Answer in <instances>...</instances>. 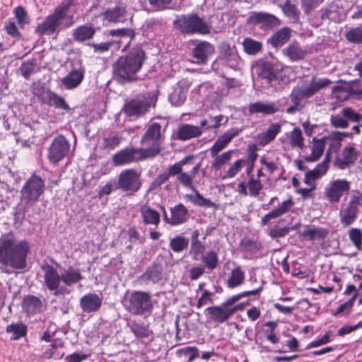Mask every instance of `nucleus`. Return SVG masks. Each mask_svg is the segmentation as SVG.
Here are the masks:
<instances>
[{
	"mask_svg": "<svg viewBox=\"0 0 362 362\" xmlns=\"http://www.w3.org/2000/svg\"><path fill=\"white\" fill-rule=\"evenodd\" d=\"M42 270L45 286L55 296L69 293L67 286L76 284L83 279L81 269L71 266L64 269L61 274L56 268L49 264L42 267Z\"/></svg>",
	"mask_w": 362,
	"mask_h": 362,
	"instance_id": "nucleus-1",
	"label": "nucleus"
},
{
	"mask_svg": "<svg viewBox=\"0 0 362 362\" xmlns=\"http://www.w3.org/2000/svg\"><path fill=\"white\" fill-rule=\"evenodd\" d=\"M144 61L145 53L141 49H134L119 57L112 66L114 78L120 83L137 81Z\"/></svg>",
	"mask_w": 362,
	"mask_h": 362,
	"instance_id": "nucleus-2",
	"label": "nucleus"
},
{
	"mask_svg": "<svg viewBox=\"0 0 362 362\" xmlns=\"http://www.w3.org/2000/svg\"><path fill=\"white\" fill-rule=\"evenodd\" d=\"M30 246L25 240L19 242L13 238L0 240V264L15 269H23L26 267V258Z\"/></svg>",
	"mask_w": 362,
	"mask_h": 362,
	"instance_id": "nucleus-3",
	"label": "nucleus"
},
{
	"mask_svg": "<svg viewBox=\"0 0 362 362\" xmlns=\"http://www.w3.org/2000/svg\"><path fill=\"white\" fill-rule=\"evenodd\" d=\"M331 83L332 81L328 78L313 76L309 83L304 82L302 86L294 87L289 95L292 105L286 109V112L293 115L300 112L304 107L303 99L313 96Z\"/></svg>",
	"mask_w": 362,
	"mask_h": 362,
	"instance_id": "nucleus-4",
	"label": "nucleus"
},
{
	"mask_svg": "<svg viewBox=\"0 0 362 362\" xmlns=\"http://www.w3.org/2000/svg\"><path fill=\"white\" fill-rule=\"evenodd\" d=\"M122 303L124 309L133 315L148 316L153 309L152 296L146 291L127 292Z\"/></svg>",
	"mask_w": 362,
	"mask_h": 362,
	"instance_id": "nucleus-5",
	"label": "nucleus"
},
{
	"mask_svg": "<svg viewBox=\"0 0 362 362\" xmlns=\"http://www.w3.org/2000/svg\"><path fill=\"white\" fill-rule=\"evenodd\" d=\"M174 25L185 34L206 35L211 30L208 23L196 13L182 15L174 21Z\"/></svg>",
	"mask_w": 362,
	"mask_h": 362,
	"instance_id": "nucleus-6",
	"label": "nucleus"
},
{
	"mask_svg": "<svg viewBox=\"0 0 362 362\" xmlns=\"http://www.w3.org/2000/svg\"><path fill=\"white\" fill-rule=\"evenodd\" d=\"M45 182L40 176L33 174L23 185L20 194L21 201L26 206H33L43 194Z\"/></svg>",
	"mask_w": 362,
	"mask_h": 362,
	"instance_id": "nucleus-7",
	"label": "nucleus"
},
{
	"mask_svg": "<svg viewBox=\"0 0 362 362\" xmlns=\"http://www.w3.org/2000/svg\"><path fill=\"white\" fill-rule=\"evenodd\" d=\"M162 141L161 126L159 123L151 124L141 139L143 146H149L144 148L148 157H153L160 153V144Z\"/></svg>",
	"mask_w": 362,
	"mask_h": 362,
	"instance_id": "nucleus-8",
	"label": "nucleus"
},
{
	"mask_svg": "<svg viewBox=\"0 0 362 362\" xmlns=\"http://www.w3.org/2000/svg\"><path fill=\"white\" fill-rule=\"evenodd\" d=\"M117 185L127 194H133L141 188L140 174L135 169L124 170L118 176Z\"/></svg>",
	"mask_w": 362,
	"mask_h": 362,
	"instance_id": "nucleus-9",
	"label": "nucleus"
},
{
	"mask_svg": "<svg viewBox=\"0 0 362 362\" xmlns=\"http://www.w3.org/2000/svg\"><path fill=\"white\" fill-rule=\"evenodd\" d=\"M361 204L362 196L358 193L352 195L348 204L341 207L339 216L343 226H349L356 221L358 214V207Z\"/></svg>",
	"mask_w": 362,
	"mask_h": 362,
	"instance_id": "nucleus-10",
	"label": "nucleus"
},
{
	"mask_svg": "<svg viewBox=\"0 0 362 362\" xmlns=\"http://www.w3.org/2000/svg\"><path fill=\"white\" fill-rule=\"evenodd\" d=\"M244 308L243 303L234 306V308H228L223 303L220 305L211 306L205 309L204 314L211 321L223 323L226 322L232 315L238 310H242Z\"/></svg>",
	"mask_w": 362,
	"mask_h": 362,
	"instance_id": "nucleus-11",
	"label": "nucleus"
},
{
	"mask_svg": "<svg viewBox=\"0 0 362 362\" xmlns=\"http://www.w3.org/2000/svg\"><path fill=\"white\" fill-rule=\"evenodd\" d=\"M148 158L144 148H125L115 153L112 163L115 166H122Z\"/></svg>",
	"mask_w": 362,
	"mask_h": 362,
	"instance_id": "nucleus-12",
	"label": "nucleus"
},
{
	"mask_svg": "<svg viewBox=\"0 0 362 362\" xmlns=\"http://www.w3.org/2000/svg\"><path fill=\"white\" fill-rule=\"evenodd\" d=\"M70 144L63 135L56 136L48 148L47 158L50 163L57 164L69 153Z\"/></svg>",
	"mask_w": 362,
	"mask_h": 362,
	"instance_id": "nucleus-13",
	"label": "nucleus"
},
{
	"mask_svg": "<svg viewBox=\"0 0 362 362\" xmlns=\"http://www.w3.org/2000/svg\"><path fill=\"white\" fill-rule=\"evenodd\" d=\"M240 57L235 46L223 43L220 46V56L212 64L213 69H218L219 64L226 65L235 69L239 64Z\"/></svg>",
	"mask_w": 362,
	"mask_h": 362,
	"instance_id": "nucleus-14",
	"label": "nucleus"
},
{
	"mask_svg": "<svg viewBox=\"0 0 362 362\" xmlns=\"http://www.w3.org/2000/svg\"><path fill=\"white\" fill-rule=\"evenodd\" d=\"M134 337L144 344H150L154 340L155 334L150 328L149 324H146L140 320H133L127 323Z\"/></svg>",
	"mask_w": 362,
	"mask_h": 362,
	"instance_id": "nucleus-15",
	"label": "nucleus"
},
{
	"mask_svg": "<svg viewBox=\"0 0 362 362\" xmlns=\"http://www.w3.org/2000/svg\"><path fill=\"white\" fill-rule=\"evenodd\" d=\"M65 16L59 9L55 8L54 13L48 16L45 21L39 24L36 28L37 33L40 35L53 34L62 24Z\"/></svg>",
	"mask_w": 362,
	"mask_h": 362,
	"instance_id": "nucleus-16",
	"label": "nucleus"
},
{
	"mask_svg": "<svg viewBox=\"0 0 362 362\" xmlns=\"http://www.w3.org/2000/svg\"><path fill=\"white\" fill-rule=\"evenodd\" d=\"M208 124L206 119H202L199 126H194L189 124H182L179 125L176 138L180 141H187L200 136L204 131V127Z\"/></svg>",
	"mask_w": 362,
	"mask_h": 362,
	"instance_id": "nucleus-17",
	"label": "nucleus"
},
{
	"mask_svg": "<svg viewBox=\"0 0 362 362\" xmlns=\"http://www.w3.org/2000/svg\"><path fill=\"white\" fill-rule=\"evenodd\" d=\"M349 182L346 180H336L331 182L325 189V196L332 203H337L340 198L348 193Z\"/></svg>",
	"mask_w": 362,
	"mask_h": 362,
	"instance_id": "nucleus-18",
	"label": "nucleus"
},
{
	"mask_svg": "<svg viewBox=\"0 0 362 362\" xmlns=\"http://www.w3.org/2000/svg\"><path fill=\"white\" fill-rule=\"evenodd\" d=\"M214 47L206 41L197 43L192 50L194 62L197 64H204L209 58L214 53Z\"/></svg>",
	"mask_w": 362,
	"mask_h": 362,
	"instance_id": "nucleus-19",
	"label": "nucleus"
},
{
	"mask_svg": "<svg viewBox=\"0 0 362 362\" xmlns=\"http://www.w3.org/2000/svg\"><path fill=\"white\" fill-rule=\"evenodd\" d=\"M39 100L49 106L64 110H69V106L65 100L60 95L53 93L49 89L42 88L40 94H37Z\"/></svg>",
	"mask_w": 362,
	"mask_h": 362,
	"instance_id": "nucleus-20",
	"label": "nucleus"
},
{
	"mask_svg": "<svg viewBox=\"0 0 362 362\" xmlns=\"http://www.w3.org/2000/svg\"><path fill=\"white\" fill-rule=\"evenodd\" d=\"M86 70L82 66L72 69L69 74L62 78V85L66 90H72L81 85Z\"/></svg>",
	"mask_w": 362,
	"mask_h": 362,
	"instance_id": "nucleus-21",
	"label": "nucleus"
},
{
	"mask_svg": "<svg viewBox=\"0 0 362 362\" xmlns=\"http://www.w3.org/2000/svg\"><path fill=\"white\" fill-rule=\"evenodd\" d=\"M279 110L278 101H256L248 105V112L250 115L261 114L262 115H271Z\"/></svg>",
	"mask_w": 362,
	"mask_h": 362,
	"instance_id": "nucleus-22",
	"label": "nucleus"
},
{
	"mask_svg": "<svg viewBox=\"0 0 362 362\" xmlns=\"http://www.w3.org/2000/svg\"><path fill=\"white\" fill-rule=\"evenodd\" d=\"M242 129L238 128H232L223 134L219 136L213 146L209 148L211 156H216L223 149H224L233 138L238 136Z\"/></svg>",
	"mask_w": 362,
	"mask_h": 362,
	"instance_id": "nucleus-23",
	"label": "nucleus"
},
{
	"mask_svg": "<svg viewBox=\"0 0 362 362\" xmlns=\"http://www.w3.org/2000/svg\"><path fill=\"white\" fill-rule=\"evenodd\" d=\"M294 201L292 197L283 201L278 204V206L265 214L261 219L262 226H267L272 219H275L284 216L291 210L294 206Z\"/></svg>",
	"mask_w": 362,
	"mask_h": 362,
	"instance_id": "nucleus-24",
	"label": "nucleus"
},
{
	"mask_svg": "<svg viewBox=\"0 0 362 362\" xmlns=\"http://www.w3.org/2000/svg\"><path fill=\"white\" fill-rule=\"evenodd\" d=\"M358 151L353 145L343 148L341 156L335 159L334 165L341 170H344L353 165L358 157Z\"/></svg>",
	"mask_w": 362,
	"mask_h": 362,
	"instance_id": "nucleus-25",
	"label": "nucleus"
},
{
	"mask_svg": "<svg viewBox=\"0 0 362 362\" xmlns=\"http://www.w3.org/2000/svg\"><path fill=\"white\" fill-rule=\"evenodd\" d=\"M164 220L173 226L185 223L187 220L188 211L182 204H178L170 209L171 217L168 218L167 212L163 206H161Z\"/></svg>",
	"mask_w": 362,
	"mask_h": 362,
	"instance_id": "nucleus-26",
	"label": "nucleus"
},
{
	"mask_svg": "<svg viewBox=\"0 0 362 362\" xmlns=\"http://www.w3.org/2000/svg\"><path fill=\"white\" fill-rule=\"evenodd\" d=\"M102 305V298L96 293H89L84 295L80 300L81 310L87 313H95Z\"/></svg>",
	"mask_w": 362,
	"mask_h": 362,
	"instance_id": "nucleus-27",
	"label": "nucleus"
},
{
	"mask_svg": "<svg viewBox=\"0 0 362 362\" xmlns=\"http://www.w3.org/2000/svg\"><path fill=\"white\" fill-rule=\"evenodd\" d=\"M248 23L251 24H262L272 27L278 25L279 20L274 15L264 12H252L248 18Z\"/></svg>",
	"mask_w": 362,
	"mask_h": 362,
	"instance_id": "nucleus-28",
	"label": "nucleus"
},
{
	"mask_svg": "<svg viewBox=\"0 0 362 362\" xmlns=\"http://www.w3.org/2000/svg\"><path fill=\"white\" fill-rule=\"evenodd\" d=\"M282 52L291 62L303 60L308 54L307 51L302 48L297 42L290 43L282 50Z\"/></svg>",
	"mask_w": 362,
	"mask_h": 362,
	"instance_id": "nucleus-29",
	"label": "nucleus"
},
{
	"mask_svg": "<svg viewBox=\"0 0 362 362\" xmlns=\"http://www.w3.org/2000/svg\"><path fill=\"white\" fill-rule=\"evenodd\" d=\"M328 233L329 231L326 228L315 226H308L301 235L305 239L314 241L324 240Z\"/></svg>",
	"mask_w": 362,
	"mask_h": 362,
	"instance_id": "nucleus-30",
	"label": "nucleus"
},
{
	"mask_svg": "<svg viewBox=\"0 0 362 362\" xmlns=\"http://www.w3.org/2000/svg\"><path fill=\"white\" fill-rule=\"evenodd\" d=\"M127 11L122 6L109 8L103 13L104 19L112 23H122L126 20Z\"/></svg>",
	"mask_w": 362,
	"mask_h": 362,
	"instance_id": "nucleus-31",
	"label": "nucleus"
},
{
	"mask_svg": "<svg viewBox=\"0 0 362 362\" xmlns=\"http://www.w3.org/2000/svg\"><path fill=\"white\" fill-rule=\"evenodd\" d=\"M147 110L146 104L140 100H132L123 107L124 112L128 116H139Z\"/></svg>",
	"mask_w": 362,
	"mask_h": 362,
	"instance_id": "nucleus-32",
	"label": "nucleus"
},
{
	"mask_svg": "<svg viewBox=\"0 0 362 362\" xmlns=\"http://www.w3.org/2000/svg\"><path fill=\"white\" fill-rule=\"evenodd\" d=\"M140 213L146 225L151 224L158 226L160 223L159 213L151 208L150 206L147 204L143 205L140 209Z\"/></svg>",
	"mask_w": 362,
	"mask_h": 362,
	"instance_id": "nucleus-33",
	"label": "nucleus"
},
{
	"mask_svg": "<svg viewBox=\"0 0 362 362\" xmlns=\"http://www.w3.org/2000/svg\"><path fill=\"white\" fill-rule=\"evenodd\" d=\"M327 145L323 137L320 139H313L312 152L310 155L305 156V160L308 162H314L318 160L322 155L325 146Z\"/></svg>",
	"mask_w": 362,
	"mask_h": 362,
	"instance_id": "nucleus-34",
	"label": "nucleus"
},
{
	"mask_svg": "<svg viewBox=\"0 0 362 362\" xmlns=\"http://www.w3.org/2000/svg\"><path fill=\"white\" fill-rule=\"evenodd\" d=\"M95 33V29L90 25H83L73 30L74 40L82 42L91 39Z\"/></svg>",
	"mask_w": 362,
	"mask_h": 362,
	"instance_id": "nucleus-35",
	"label": "nucleus"
},
{
	"mask_svg": "<svg viewBox=\"0 0 362 362\" xmlns=\"http://www.w3.org/2000/svg\"><path fill=\"white\" fill-rule=\"evenodd\" d=\"M245 279V272L238 266L232 269L228 279L226 281V286L228 288H234L241 286Z\"/></svg>",
	"mask_w": 362,
	"mask_h": 362,
	"instance_id": "nucleus-36",
	"label": "nucleus"
},
{
	"mask_svg": "<svg viewBox=\"0 0 362 362\" xmlns=\"http://www.w3.org/2000/svg\"><path fill=\"white\" fill-rule=\"evenodd\" d=\"M281 126L279 123L272 124L266 132H262L258 136L261 145H266L273 141L280 132Z\"/></svg>",
	"mask_w": 362,
	"mask_h": 362,
	"instance_id": "nucleus-37",
	"label": "nucleus"
},
{
	"mask_svg": "<svg viewBox=\"0 0 362 362\" xmlns=\"http://www.w3.org/2000/svg\"><path fill=\"white\" fill-rule=\"evenodd\" d=\"M289 83V76L284 71L276 70L269 83L276 90H281L285 88Z\"/></svg>",
	"mask_w": 362,
	"mask_h": 362,
	"instance_id": "nucleus-38",
	"label": "nucleus"
},
{
	"mask_svg": "<svg viewBox=\"0 0 362 362\" xmlns=\"http://www.w3.org/2000/svg\"><path fill=\"white\" fill-rule=\"evenodd\" d=\"M23 310L28 314H35L41 310L42 303L40 298L34 296H28L23 301Z\"/></svg>",
	"mask_w": 362,
	"mask_h": 362,
	"instance_id": "nucleus-39",
	"label": "nucleus"
},
{
	"mask_svg": "<svg viewBox=\"0 0 362 362\" xmlns=\"http://www.w3.org/2000/svg\"><path fill=\"white\" fill-rule=\"evenodd\" d=\"M291 37V30L288 28H283L275 33L270 39L271 44L278 47L284 45Z\"/></svg>",
	"mask_w": 362,
	"mask_h": 362,
	"instance_id": "nucleus-40",
	"label": "nucleus"
},
{
	"mask_svg": "<svg viewBox=\"0 0 362 362\" xmlns=\"http://www.w3.org/2000/svg\"><path fill=\"white\" fill-rule=\"evenodd\" d=\"M122 140V135L117 133L110 132L103 136L102 148L103 149L113 150L120 144Z\"/></svg>",
	"mask_w": 362,
	"mask_h": 362,
	"instance_id": "nucleus-41",
	"label": "nucleus"
},
{
	"mask_svg": "<svg viewBox=\"0 0 362 362\" xmlns=\"http://www.w3.org/2000/svg\"><path fill=\"white\" fill-rule=\"evenodd\" d=\"M234 151V150H228L220 155L218 153L216 156H211L214 158L211 168L215 170H220L225 164L230 160Z\"/></svg>",
	"mask_w": 362,
	"mask_h": 362,
	"instance_id": "nucleus-42",
	"label": "nucleus"
},
{
	"mask_svg": "<svg viewBox=\"0 0 362 362\" xmlns=\"http://www.w3.org/2000/svg\"><path fill=\"white\" fill-rule=\"evenodd\" d=\"M6 331L12 334L11 340H18L26 335L27 327L22 322L12 323L6 326Z\"/></svg>",
	"mask_w": 362,
	"mask_h": 362,
	"instance_id": "nucleus-43",
	"label": "nucleus"
},
{
	"mask_svg": "<svg viewBox=\"0 0 362 362\" xmlns=\"http://www.w3.org/2000/svg\"><path fill=\"white\" fill-rule=\"evenodd\" d=\"M199 233L197 230H194L192 235V242L189 253L192 255L194 259L197 260L199 256L204 250V245L199 240Z\"/></svg>",
	"mask_w": 362,
	"mask_h": 362,
	"instance_id": "nucleus-44",
	"label": "nucleus"
},
{
	"mask_svg": "<svg viewBox=\"0 0 362 362\" xmlns=\"http://www.w3.org/2000/svg\"><path fill=\"white\" fill-rule=\"evenodd\" d=\"M194 194H187L185 197L194 205L203 207H214L215 204L210 199L204 198L196 189L192 190Z\"/></svg>",
	"mask_w": 362,
	"mask_h": 362,
	"instance_id": "nucleus-45",
	"label": "nucleus"
},
{
	"mask_svg": "<svg viewBox=\"0 0 362 362\" xmlns=\"http://www.w3.org/2000/svg\"><path fill=\"white\" fill-rule=\"evenodd\" d=\"M109 34L113 37H118L121 40H126V47H128L130 45L131 42L135 37L134 30L132 28H129L111 30H110Z\"/></svg>",
	"mask_w": 362,
	"mask_h": 362,
	"instance_id": "nucleus-46",
	"label": "nucleus"
},
{
	"mask_svg": "<svg viewBox=\"0 0 362 362\" xmlns=\"http://www.w3.org/2000/svg\"><path fill=\"white\" fill-rule=\"evenodd\" d=\"M289 139V144L292 148H299L302 149L304 147V139L302 131L298 128H294L291 132L287 134Z\"/></svg>",
	"mask_w": 362,
	"mask_h": 362,
	"instance_id": "nucleus-47",
	"label": "nucleus"
},
{
	"mask_svg": "<svg viewBox=\"0 0 362 362\" xmlns=\"http://www.w3.org/2000/svg\"><path fill=\"white\" fill-rule=\"evenodd\" d=\"M245 163L246 161L243 158L235 160L230 165L229 168L221 175V177L223 180L235 177L243 168Z\"/></svg>",
	"mask_w": 362,
	"mask_h": 362,
	"instance_id": "nucleus-48",
	"label": "nucleus"
},
{
	"mask_svg": "<svg viewBox=\"0 0 362 362\" xmlns=\"http://www.w3.org/2000/svg\"><path fill=\"white\" fill-rule=\"evenodd\" d=\"M161 271L156 267L148 269L141 276L140 279L145 282L158 283L161 279Z\"/></svg>",
	"mask_w": 362,
	"mask_h": 362,
	"instance_id": "nucleus-49",
	"label": "nucleus"
},
{
	"mask_svg": "<svg viewBox=\"0 0 362 362\" xmlns=\"http://www.w3.org/2000/svg\"><path fill=\"white\" fill-rule=\"evenodd\" d=\"M276 71L272 64L264 62L258 65L257 74L261 78L266 79L269 83Z\"/></svg>",
	"mask_w": 362,
	"mask_h": 362,
	"instance_id": "nucleus-50",
	"label": "nucleus"
},
{
	"mask_svg": "<svg viewBox=\"0 0 362 362\" xmlns=\"http://www.w3.org/2000/svg\"><path fill=\"white\" fill-rule=\"evenodd\" d=\"M189 245V240L184 236L177 235L172 238L170 241V247L175 252H181L187 249Z\"/></svg>",
	"mask_w": 362,
	"mask_h": 362,
	"instance_id": "nucleus-51",
	"label": "nucleus"
},
{
	"mask_svg": "<svg viewBox=\"0 0 362 362\" xmlns=\"http://www.w3.org/2000/svg\"><path fill=\"white\" fill-rule=\"evenodd\" d=\"M243 46L246 53L256 54L262 49V43L252 38L247 37L243 42Z\"/></svg>",
	"mask_w": 362,
	"mask_h": 362,
	"instance_id": "nucleus-52",
	"label": "nucleus"
},
{
	"mask_svg": "<svg viewBox=\"0 0 362 362\" xmlns=\"http://www.w3.org/2000/svg\"><path fill=\"white\" fill-rule=\"evenodd\" d=\"M202 261L205 264L206 268L211 271H213L216 268L218 264V255L214 250L209 251L202 256Z\"/></svg>",
	"mask_w": 362,
	"mask_h": 362,
	"instance_id": "nucleus-53",
	"label": "nucleus"
},
{
	"mask_svg": "<svg viewBox=\"0 0 362 362\" xmlns=\"http://www.w3.org/2000/svg\"><path fill=\"white\" fill-rule=\"evenodd\" d=\"M262 290L261 288H259L255 290L252 291H244L240 293L234 295L233 296H230L228 298L226 301L223 302V303L228 307V308H234L235 305L233 304L240 300L242 298L247 297L250 296H255L257 295Z\"/></svg>",
	"mask_w": 362,
	"mask_h": 362,
	"instance_id": "nucleus-54",
	"label": "nucleus"
},
{
	"mask_svg": "<svg viewBox=\"0 0 362 362\" xmlns=\"http://www.w3.org/2000/svg\"><path fill=\"white\" fill-rule=\"evenodd\" d=\"M345 37L346 40L352 43L361 44L362 43V25L356 28H351L348 30Z\"/></svg>",
	"mask_w": 362,
	"mask_h": 362,
	"instance_id": "nucleus-55",
	"label": "nucleus"
},
{
	"mask_svg": "<svg viewBox=\"0 0 362 362\" xmlns=\"http://www.w3.org/2000/svg\"><path fill=\"white\" fill-rule=\"evenodd\" d=\"M247 187L249 189V194L251 197H256L259 194L260 191L263 188V185L258 178H255L254 176L250 177Z\"/></svg>",
	"mask_w": 362,
	"mask_h": 362,
	"instance_id": "nucleus-56",
	"label": "nucleus"
},
{
	"mask_svg": "<svg viewBox=\"0 0 362 362\" xmlns=\"http://www.w3.org/2000/svg\"><path fill=\"white\" fill-rule=\"evenodd\" d=\"M281 7L283 12L287 17L291 18L296 21L298 20L300 12L298 11L296 6L292 4L289 0H287Z\"/></svg>",
	"mask_w": 362,
	"mask_h": 362,
	"instance_id": "nucleus-57",
	"label": "nucleus"
},
{
	"mask_svg": "<svg viewBox=\"0 0 362 362\" xmlns=\"http://www.w3.org/2000/svg\"><path fill=\"white\" fill-rule=\"evenodd\" d=\"M199 168V165H196L192 169L193 174L192 175H188L186 173H181L177 176V180L179 182L185 187L189 188L192 190H195V187L192 185V181L194 178V175L196 173Z\"/></svg>",
	"mask_w": 362,
	"mask_h": 362,
	"instance_id": "nucleus-58",
	"label": "nucleus"
},
{
	"mask_svg": "<svg viewBox=\"0 0 362 362\" xmlns=\"http://www.w3.org/2000/svg\"><path fill=\"white\" fill-rule=\"evenodd\" d=\"M323 138L327 144L330 146V148L332 146L339 148L341 145V141L343 140V134L342 132L335 131L323 136Z\"/></svg>",
	"mask_w": 362,
	"mask_h": 362,
	"instance_id": "nucleus-59",
	"label": "nucleus"
},
{
	"mask_svg": "<svg viewBox=\"0 0 362 362\" xmlns=\"http://www.w3.org/2000/svg\"><path fill=\"white\" fill-rule=\"evenodd\" d=\"M349 236L354 246L361 250L362 246V231L359 228H351L349 231Z\"/></svg>",
	"mask_w": 362,
	"mask_h": 362,
	"instance_id": "nucleus-60",
	"label": "nucleus"
},
{
	"mask_svg": "<svg viewBox=\"0 0 362 362\" xmlns=\"http://www.w3.org/2000/svg\"><path fill=\"white\" fill-rule=\"evenodd\" d=\"M214 293L208 290H204L202 293V296L198 299L197 308H200L202 306L212 304L214 303Z\"/></svg>",
	"mask_w": 362,
	"mask_h": 362,
	"instance_id": "nucleus-61",
	"label": "nucleus"
},
{
	"mask_svg": "<svg viewBox=\"0 0 362 362\" xmlns=\"http://www.w3.org/2000/svg\"><path fill=\"white\" fill-rule=\"evenodd\" d=\"M187 95L185 93H182L180 90L175 88L173 92L169 96V100L173 105L179 106L182 105Z\"/></svg>",
	"mask_w": 362,
	"mask_h": 362,
	"instance_id": "nucleus-62",
	"label": "nucleus"
},
{
	"mask_svg": "<svg viewBox=\"0 0 362 362\" xmlns=\"http://www.w3.org/2000/svg\"><path fill=\"white\" fill-rule=\"evenodd\" d=\"M330 122L331 124L336 128H346L349 126V122L341 112L339 114L332 115Z\"/></svg>",
	"mask_w": 362,
	"mask_h": 362,
	"instance_id": "nucleus-63",
	"label": "nucleus"
},
{
	"mask_svg": "<svg viewBox=\"0 0 362 362\" xmlns=\"http://www.w3.org/2000/svg\"><path fill=\"white\" fill-rule=\"evenodd\" d=\"M14 14L17 19L18 24L23 27L24 25L29 23L27 13L24 8L21 6H17L14 9Z\"/></svg>",
	"mask_w": 362,
	"mask_h": 362,
	"instance_id": "nucleus-64",
	"label": "nucleus"
}]
</instances>
